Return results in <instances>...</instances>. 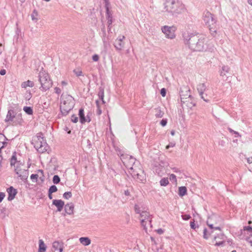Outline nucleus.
<instances>
[{"label": "nucleus", "mask_w": 252, "mask_h": 252, "mask_svg": "<svg viewBox=\"0 0 252 252\" xmlns=\"http://www.w3.org/2000/svg\"><path fill=\"white\" fill-rule=\"evenodd\" d=\"M183 38L185 44L194 51L202 52L211 50L205 42L206 39L203 35L185 32L183 33Z\"/></svg>", "instance_id": "nucleus-1"}, {"label": "nucleus", "mask_w": 252, "mask_h": 252, "mask_svg": "<svg viewBox=\"0 0 252 252\" xmlns=\"http://www.w3.org/2000/svg\"><path fill=\"white\" fill-rule=\"evenodd\" d=\"M164 8L166 12L175 16L184 12L186 10L184 4L179 0H165Z\"/></svg>", "instance_id": "nucleus-2"}, {"label": "nucleus", "mask_w": 252, "mask_h": 252, "mask_svg": "<svg viewBox=\"0 0 252 252\" xmlns=\"http://www.w3.org/2000/svg\"><path fill=\"white\" fill-rule=\"evenodd\" d=\"M74 105V98L72 96L68 94L61 96L60 110L63 115H66L73 109Z\"/></svg>", "instance_id": "nucleus-3"}, {"label": "nucleus", "mask_w": 252, "mask_h": 252, "mask_svg": "<svg viewBox=\"0 0 252 252\" xmlns=\"http://www.w3.org/2000/svg\"><path fill=\"white\" fill-rule=\"evenodd\" d=\"M32 144L34 148L39 152L43 153L47 151L48 146L46 140L44 139L43 134L38 133L32 140Z\"/></svg>", "instance_id": "nucleus-4"}, {"label": "nucleus", "mask_w": 252, "mask_h": 252, "mask_svg": "<svg viewBox=\"0 0 252 252\" xmlns=\"http://www.w3.org/2000/svg\"><path fill=\"white\" fill-rule=\"evenodd\" d=\"M38 81L41 85L39 89L42 92L48 90L52 87V82L49 74L43 69L39 72Z\"/></svg>", "instance_id": "nucleus-5"}, {"label": "nucleus", "mask_w": 252, "mask_h": 252, "mask_svg": "<svg viewBox=\"0 0 252 252\" xmlns=\"http://www.w3.org/2000/svg\"><path fill=\"white\" fill-rule=\"evenodd\" d=\"M203 19L205 24L209 27L211 34L215 35L217 32V20L214 18L213 15L209 11L204 12Z\"/></svg>", "instance_id": "nucleus-6"}, {"label": "nucleus", "mask_w": 252, "mask_h": 252, "mask_svg": "<svg viewBox=\"0 0 252 252\" xmlns=\"http://www.w3.org/2000/svg\"><path fill=\"white\" fill-rule=\"evenodd\" d=\"M120 158L124 165L129 169V171L136 169V159L134 158L127 154H121Z\"/></svg>", "instance_id": "nucleus-7"}, {"label": "nucleus", "mask_w": 252, "mask_h": 252, "mask_svg": "<svg viewBox=\"0 0 252 252\" xmlns=\"http://www.w3.org/2000/svg\"><path fill=\"white\" fill-rule=\"evenodd\" d=\"M161 32L164 34L166 38L173 39L175 38V32L177 28L175 26H163L161 27Z\"/></svg>", "instance_id": "nucleus-8"}, {"label": "nucleus", "mask_w": 252, "mask_h": 252, "mask_svg": "<svg viewBox=\"0 0 252 252\" xmlns=\"http://www.w3.org/2000/svg\"><path fill=\"white\" fill-rule=\"evenodd\" d=\"M23 165L18 163L15 166V172L22 180L25 181L28 179L29 176V171L28 169H25L22 168Z\"/></svg>", "instance_id": "nucleus-9"}, {"label": "nucleus", "mask_w": 252, "mask_h": 252, "mask_svg": "<svg viewBox=\"0 0 252 252\" xmlns=\"http://www.w3.org/2000/svg\"><path fill=\"white\" fill-rule=\"evenodd\" d=\"M140 216L141 218V224L143 227L144 229L147 231V224L151 226V218H150V214L148 212L143 211L140 214Z\"/></svg>", "instance_id": "nucleus-10"}, {"label": "nucleus", "mask_w": 252, "mask_h": 252, "mask_svg": "<svg viewBox=\"0 0 252 252\" xmlns=\"http://www.w3.org/2000/svg\"><path fill=\"white\" fill-rule=\"evenodd\" d=\"M134 179H136L139 182H143L145 180V177L143 171L139 168H136V170L128 171Z\"/></svg>", "instance_id": "nucleus-11"}, {"label": "nucleus", "mask_w": 252, "mask_h": 252, "mask_svg": "<svg viewBox=\"0 0 252 252\" xmlns=\"http://www.w3.org/2000/svg\"><path fill=\"white\" fill-rule=\"evenodd\" d=\"M125 39V36L124 35H121L118 36L115 40L114 46L117 51H121L124 47L125 42L123 41V40Z\"/></svg>", "instance_id": "nucleus-12"}, {"label": "nucleus", "mask_w": 252, "mask_h": 252, "mask_svg": "<svg viewBox=\"0 0 252 252\" xmlns=\"http://www.w3.org/2000/svg\"><path fill=\"white\" fill-rule=\"evenodd\" d=\"M7 192L8 193L7 199L8 201H12L14 199L15 195L17 193V190L15 189L13 187H10L7 189Z\"/></svg>", "instance_id": "nucleus-13"}, {"label": "nucleus", "mask_w": 252, "mask_h": 252, "mask_svg": "<svg viewBox=\"0 0 252 252\" xmlns=\"http://www.w3.org/2000/svg\"><path fill=\"white\" fill-rule=\"evenodd\" d=\"M106 18L107 20L108 30V31H110L111 29V25L114 21L112 13L110 10H106Z\"/></svg>", "instance_id": "nucleus-14"}, {"label": "nucleus", "mask_w": 252, "mask_h": 252, "mask_svg": "<svg viewBox=\"0 0 252 252\" xmlns=\"http://www.w3.org/2000/svg\"><path fill=\"white\" fill-rule=\"evenodd\" d=\"M74 206L72 203H69L64 205L65 214H63V216H65L66 214L69 215H72L74 212Z\"/></svg>", "instance_id": "nucleus-15"}, {"label": "nucleus", "mask_w": 252, "mask_h": 252, "mask_svg": "<svg viewBox=\"0 0 252 252\" xmlns=\"http://www.w3.org/2000/svg\"><path fill=\"white\" fill-rule=\"evenodd\" d=\"M53 205L57 207L58 212H61L64 206V202L61 199H54L53 201Z\"/></svg>", "instance_id": "nucleus-16"}, {"label": "nucleus", "mask_w": 252, "mask_h": 252, "mask_svg": "<svg viewBox=\"0 0 252 252\" xmlns=\"http://www.w3.org/2000/svg\"><path fill=\"white\" fill-rule=\"evenodd\" d=\"M53 248L54 249V251L56 252H62L63 250L62 243L58 241H55L53 243Z\"/></svg>", "instance_id": "nucleus-17"}, {"label": "nucleus", "mask_w": 252, "mask_h": 252, "mask_svg": "<svg viewBox=\"0 0 252 252\" xmlns=\"http://www.w3.org/2000/svg\"><path fill=\"white\" fill-rule=\"evenodd\" d=\"M15 115L16 114H15V112L13 110H8L5 118V121H12L15 117Z\"/></svg>", "instance_id": "nucleus-18"}, {"label": "nucleus", "mask_w": 252, "mask_h": 252, "mask_svg": "<svg viewBox=\"0 0 252 252\" xmlns=\"http://www.w3.org/2000/svg\"><path fill=\"white\" fill-rule=\"evenodd\" d=\"M155 116L157 118H161L164 115V111L161 110L160 107L155 108Z\"/></svg>", "instance_id": "nucleus-19"}, {"label": "nucleus", "mask_w": 252, "mask_h": 252, "mask_svg": "<svg viewBox=\"0 0 252 252\" xmlns=\"http://www.w3.org/2000/svg\"><path fill=\"white\" fill-rule=\"evenodd\" d=\"M197 89L199 95H202L206 90V86L205 83H200L197 85Z\"/></svg>", "instance_id": "nucleus-20"}, {"label": "nucleus", "mask_w": 252, "mask_h": 252, "mask_svg": "<svg viewBox=\"0 0 252 252\" xmlns=\"http://www.w3.org/2000/svg\"><path fill=\"white\" fill-rule=\"evenodd\" d=\"M34 82L31 80H28L22 83L21 86L22 88L26 89L27 87L32 88L34 86Z\"/></svg>", "instance_id": "nucleus-21"}, {"label": "nucleus", "mask_w": 252, "mask_h": 252, "mask_svg": "<svg viewBox=\"0 0 252 252\" xmlns=\"http://www.w3.org/2000/svg\"><path fill=\"white\" fill-rule=\"evenodd\" d=\"M79 116L80 118V122L81 124H84L87 122V120L85 118L84 109L83 108H81L79 110Z\"/></svg>", "instance_id": "nucleus-22"}, {"label": "nucleus", "mask_w": 252, "mask_h": 252, "mask_svg": "<svg viewBox=\"0 0 252 252\" xmlns=\"http://www.w3.org/2000/svg\"><path fill=\"white\" fill-rule=\"evenodd\" d=\"M46 246L42 239L39 240V249L38 252H45Z\"/></svg>", "instance_id": "nucleus-23"}, {"label": "nucleus", "mask_w": 252, "mask_h": 252, "mask_svg": "<svg viewBox=\"0 0 252 252\" xmlns=\"http://www.w3.org/2000/svg\"><path fill=\"white\" fill-rule=\"evenodd\" d=\"M6 137L2 133H0V149L3 148L5 145L6 144Z\"/></svg>", "instance_id": "nucleus-24"}, {"label": "nucleus", "mask_w": 252, "mask_h": 252, "mask_svg": "<svg viewBox=\"0 0 252 252\" xmlns=\"http://www.w3.org/2000/svg\"><path fill=\"white\" fill-rule=\"evenodd\" d=\"M80 242L84 246H87L91 244V240L88 237H81L79 239Z\"/></svg>", "instance_id": "nucleus-25"}, {"label": "nucleus", "mask_w": 252, "mask_h": 252, "mask_svg": "<svg viewBox=\"0 0 252 252\" xmlns=\"http://www.w3.org/2000/svg\"><path fill=\"white\" fill-rule=\"evenodd\" d=\"M230 68L227 65H223L221 67L220 71V75L223 77L226 75V74L229 71Z\"/></svg>", "instance_id": "nucleus-26"}, {"label": "nucleus", "mask_w": 252, "mask_h": 252, "mask_svg": "<svg viewBox=\"0 0 252 252\" xmlns=\"http://www.w3.org/2000/svg\"><path fill=\"white\" fill-rule=\"evenodd\" d=\"M187 189L185 187H180L179 188L178 194L180 196L182 197L187 194Z\"/></svg>", "instance_id": "nucleus-27"}, {"label": "nucleus", "mask_w": 252, "mask_h": 252, "mask_svg": "<svg viewBox=\"0 0 252 252\" xmlns=\"http://www.w3.org/2000/svg\"><path fill=\"white\" fill-rule=\"evenodd\" d=\"M14 119H15V123L17 124H21L23 122L22 114L21 113L16 114Z\"/></svg>", "instance_id": "nucleus-28"}, {"label": "nucleus", "mask_w": 252, "mask_h": 252, "mask_svg": "<svg viewBox=\"0 0 252 252\" xmlns=\"http://www.w3.org/2000/svg\"><path fill=\"white\" fill-rule=\"evenodd\" d=\"M23 110L28 115H32L33 110L31 107L25 106L23 108Z\"/></svg>", "instance_id": "nucleus-29"}, {"label": "nucleus", "mask_w": 252, "mask_h": 252, "mask_svg": "<svg viewBox=\"0 0 252 252\" xmlns=\"http://www.w3.org/2000/svg\"><path fill=\"white\" fill-rule=\"evenodd\" d=\"M160 185L161 186L165 187L169 184V181L168 178H162L160 182Z\"/></svg>", "instance_id": "nucleus-30"}, {"label": "nucleus", "mask_w": 252, "mask_h": 252, "mask_svg": "<svg viewBox=\"0 0 252 252\" xmlns=\"http://www.w3.org/2000/svg\"><path fill=\"white\" fill-rule=\"evenodd\" d=\"M98 95L99 98L102 100V102L103 103H105L104 100V94L103 89H100L99 90L98 94Z\"/></svg>", "instance_id": "nucleus-31"}, {"label": "nucleus", "mask_w": 252, "mask_h": 252, "mask_svg": "<svg viewBox=\"0 0 252 252\" xmlns=\"http://www.w3.org/2000/svg\"><path fill=\"white\" fill-rule=\"evenodd\" d=\"M164 171V169L163 167H161V168H158V167H156V169H155V172L159 175V176H161L163 172Z\"/></svg>", "instance_id": "nucleus-32"}, {"label": "nucleus", "mask_w": 252, "mask_h": 252, "mask_svg": "<svg viewBox=\"0 0 252 252\" xmlns=\"http://www.w3.org/2000/svg\"><path fill=\"white\" fill-rule=\"evenodd\" d=\"M32 96V94L30 91H27L25 94L24 97L27 100H29Z\"/></svg>", "instance_id": "nucleus-33"}, {"label": "nucleus", "mask_w": 252, "mask_h": 252, "mask_svg": "<svg viewBox=\"0 0 252 252\" xmlns=\"http://www.w3.org/2000/svg\"><path fill=\"white\" fill-rule=\"evenodd\" d=\"M134 210L136 214H139V215L143 211L141 209V207L138 204H135L134 206Z\"/></svg>", "instance_id": "nucleus-34"}, {"label": "nucleus", "mask_w": 252, "mask_h": 252, "mask_svg": "<svg viewBox=\"0 0 252 252\" xmlns=\"http://www.w3.org/2000/svg\"><path fill=\"white\" fill-rule=\"evenodd\" d=\"M37 16V12L34 10L32 14L31 15L32 19L33 21L36 22L37 21V18L36 16Z\"/></svg>", "instance_id": "nucleus-35"}, {"label": "nucleus", "mask_w": 252, "mask_h": 252, "mask_svg": "<svg viewBox=\"0 0 252 252\" xmlns=\"http://www.w3.org/2000/svg\"><path fill=\"white\" fill-rule=\"evenodd\" d=\"M73 72L78 77L81 76H83V72H82V70H80V69H74Z\"/></svg>", "instance_id": "nucleus-36"}, {"label": "nucleus", "mask_w": 252, "mask_h": 252, "mask_svg": "<svg viewBox=\"0 0 252 252\" xmlns=\"http://www.w3.org/2000/svg\"><path fill=\"white\" fill-rule=\"evenodd\" d=\"M60 182V178L58 175H54L53 178V182L55 184H58Z\"/></svg>", "instance_id": "nucleus-37"}, {"label": "nucleus", "mask_w": 252, "mask_h": 252, "mask_svg": "<svg viewBox=\"0 0 252 252\" xmlns=\"http://www.w3.org/2000/svg\"><path fill=\"white\" fill-rule=\"evenodd\" d=\"M57 190L58 189L57 187L55 185H52L50 187L48 190V192H50V193H53L54 192H56Z\"/></svg>", "instance_id": "nucleus-38"}, {"label": "nucleus", "mask_w": 252, "mask_h": 252, "mask_svg": "<svg viewBox=\"0 0 252 252\" xmlns=\"http://www.w3.org/2000/svg\"><path fill=\"white\" fill-rule=\"evenodd\" d=\"M72 196V193L70 191L65 192L63 194V197L66 199H68Z\"/></svg>", "instance_id": "nucleus-39"}, {"label": "nucleus", "mask_w": 252, "mask_h": 252, "mask_svg": "<svg viewBox=\"0 0 252 252\" xmlns=\"http://www.w3.org/2000/svg\"><path fill=\"white\" fill-rule=\"evenodd\" d=\"M38 177V175L36 174H32L31 176V179L33 182H36L37 181V179Z\"/></svg>", "instance_id": "nucleus-40"}, {"label": "nucleus", "mask_w": 252, "mask_h": 252, "mask_svg": "<svg viewBox=\"0 0 252 252\" xmlns=\"http://www.w3.org/2000/svg\"><path fill=\"white\" fill-rule=\"evenodd\" d=\"M99 101L98 100H96V105H97V110H96V114L97 115H100L102 113V111H101V110L99 106Z\"/></svg>", "instance_id": "nucleus-41"}, {"label": "nucleus", "mask_w": 252, "mask_h": 252, "mask_svg": "<svg viewBox=\"0 0 252 252\" xmlns=\"http://www.w3.org/2000/svg\"><path fill=\"white\" fill-rule=\"evenodd\" d=\"M105 4V8L106 10H110V4L109 0H103Z\"/></svg>", "instance_id": "nucleus-42"}, {"label": "nucleus", "mask_w": 252, "mask_h": 252, "mask_svg": "<svg viewBox=\"0 0 252 252\" xmlns=\"http://www.w3.org/2000/svg\"><path fill=\"white\" fill-rule=\"evenodd\" d=\"M169 179L172 183L177 182L176 176L173 174L170 175Z\"/></svg>", "instance_id": "nucleus-43"}, {"label": "nucleus", "mask_w": 252, "mask_h": 252, "mask_svg": "<svg viewBox=\"0 0 252 252\" xmlns=\"http://www.w3.org/2000/svg\"><path fill=\"white\" fill-rule=\"evenodd\" d=\"M181 217L185 220H188L191 218L190 215L188 214L183 215L181 216Z\"/></svg>", "instance_id": "nucleus-44"}, {"label": "nucleus", "mask_w": 252, "mask_h": 252, "mask_svg": "<svg viewBox=\"0 0 252 252\" xmlns=\"http://www.w3.org/2000/svg\"><path fill=\"white\" fill-rule=\"evenodd\" d=\"M167 119H162L161 120V121L160 122V124L162 126H165L167 125Z\"/></svg>", "instance_id": "nucleus-45"}, {"label": "nucleus", "mask_w": 252, "mask_h": 252, "mask_svg": "<svg viewBox=\"0 0 252 252\" xmlns=\"http://www.w3.org/2000/svg\"><path fill=\"white\" fill-rule=\"evenodd\" d=\"M71 120L72 122L76 123L78 122V119L76 115H73L71 116Z\"/></svg>", "instance_id": "nucleus-46"}, {"label": "nucleus", "mask_w": 252, "mask_h": 252, "mask_svg": "<svg viewBox=\"0 0 252 252\" xmlns=\"http://www.w3.org/2000/svg\"><path fill=\"white\" fill-rule=\"evenodd\" d=\"M228 130L229 131L231 132V133H234L235 134V137H240L241 135H240V134L239 133V132H237V131H235L234 130H233V129H232L231 128H228Z\"/></svg>", "instance_id": "nucleus-47"}, {"label": "nucleus", "mask_w": 252, "mask_h": 252, "mask_svg": "<svg viewBox=\"0 0 252 252\" xmlns=\"http://www.w3.org/2000/svg\"><path fill=\"white\" fill-rule=\"evenodd\" d=\"M194 221V220H193V221L190 222V227L193 229H195L196 227H198V226H195Z\"/></svg>", "instance_id": "nucleus-48"}, {"label": "nucleus", "mask_w": 252, "mask_h": 252, "mask_svg": "<svg viewBox=\"0 0 252 252\" xmlns=\"http://www.w3.org/2000/svg\"><path fill=\"white\" fill-rule=\"evenodd\" d=\"M92 59L94 62H97L99 60V56L97 54H94L92 57Z\"/></svg>", "instance_id": "nucleus-49"}, {"label": "nucleus", "mask_w": 252, "mask_h": 252, "mask_svg": "<svg viewBox=\"0 0 252 252\" xmlns=\"http://www.w3.org/2000/svg\"><path fill=\"white\" fill-rule=\"evenodd\" d=\"M207 228H205L203 230V237L205 239H207L208 238V236L207 235Z\"/></svg>", "instance_id": "nucleus-50"}, {"label": "nucleus", "mask_w": 252, "mask_h": 252, "mask_svg": "<svg viewBox=\"0 0 252 252\" xmlns=\"http://www.w3.org/2000/svg\"><path fill=\"white\" fill-rule=\"evenodd\" d=\"M166 91L165 88H162L160 91V94L162 96H165L166 95Z\"/></svg>", "instance_id": "nucleus-51"}, {"label": "nucleus", "mask_w": 252, "mask_h": 252, "mask_svg": "<svg viewBox=\"0 0 252 252\" xmlns=\"http://www.w3.org/2000/svg\"><path fill=\"white\" fill-rule=\"evenodd\" d=\"M244 230H248L252 232V227L251 226H246L244 227Z\"/></svg>", "instance_id": "nucleus-52"}, {"label": "nucleus", "mask_w": 252, "mask_h": 252, "mask_svg": "<svg viewBox=\"0 0 252 252\" xmlns=\"http://www.w3.org/2000/svg\"><path fill=\"white\" fill-rule=\"evenodd\" d=\"M15 33L18 37L19 35H21V30L19 28L17 27L16 31H15Z\"/></svg>", "instance_id": "nucleus-53"}, {"label": "nucleus", "mask_w": 252, "mask_h": 252, "mask_svg": "<svg viewBox=\"0 0 252 252\" xmlns=\"http://www.w3.org/2000/svg\"><path fill=\"white\" fill-rule=\"evenodd\" d=\"M54 90L55 92L58 94H60L61 93V90L58 87H55Z\"/></svg>", "instance_id": "nucleus-54"}, {"label": "nucleus", "mask_w": 252, "mask_h": 252, "mask_svg": "<svg viewBox=\"0 0 252 252\" xmlns=\"http://www.w3.org/2000/svg\"><path fill=\"white\" fill-rule=\"evenodd\" d=\"M5 197V194L3 192H0V202H1Z\"/></svg>", "instance_id": "nucleus-55"}, {"label": "nucleus", "mask_w": 252, "mask_h": 252, "mask_svg": "<svg viewBox=\"0 0 252 252\" xmlns=\"http://www.w3.org/2000/svg\"><path fill=\"white\" fill-rule=\"evenodd\" d=\"M207 224L208 225V226L211 229H214V227L213 226V224H212V223H209V220H207Z\"/></svg>", "instance_id": "nucleus-56"}, {"label": "nucleus", "mask_w": 252, "mask_h": 252, "mask_svg": "<svg viewBox=\"0 0 252 252\" xmlns=\"http://www.w3.org/2000/svg\"><path fill=\"white\" fill-rule=\"evenodd\" d=\"M5 211L6 210L5 208H2L0 210V214H3V217L5 216Z\"/></svg>", "instance_id": "nucleus-57"}, {"label": "nucleus", "mask_w": 252, "mask_h": 252, "mask_svg": "<svg viewBox=\"0 0 252 252\" xmlns=\"http://www.w3.org/2000/svg\"><path fill=\"white\" fill-rule=\"evenodd\" d=\"M17 160L10 159V165L11 166L15 165L16 163Z\"/></svg>", "instance_id": "nucleus-58"}, {"label": "nucleus", "mask_w": 252, "mask_h": 252, "mask_svg": "<svg viewBox=\"0 0 252 252\" xmlns=\"http://www.w3.org/2000/svg\"><path fill=\"white\" fill-rule=\"evenodd\" d=\"M124 194L126 196H128L130 195V191L128 189L125 190L124 191Z\"/></svg>", "instance_id": "nucleus-59"}, {"label": "nucleus", "mask_w": 252, "mask_h": 252, "mask_svg": "<svg viewBox=\"0 0 252 252\" xmlns=\"http://www.w3.org/2000/svg\"><path fill=\"white\" fill-rule=\"evenodd\" d=\"M200 96H201V98H202V99H203V100H204V101H205V102H209V99H206V98H205V97H204V94H202V95H200Z\"/></svg>", "instance_id": "nucleus-60"}, {"label": "nucleus", "mask_w": 252, "mask_h": 252, "mask_svg": "<svg viewBox=\"0 0 252 252\" xmlns=\"http://www.w3.org/2000/svg\"><path fill=\"white\" fill-rule=\"evenodd\" d=\"M5 74H6V70L5 69H1L0 70V74L1 75H4Z\"/></svg>", "instance_id": "nucleus-61"}, {"label": "nucleus", "mask_w": 252, "mask_h": 252, "mask_svg": "<svg viewBox=\"0 0 252 252\" xmlns=\"http://www.w3.org/2000/svg\"><path fill=\"white\" fill-rule=\"evenodd\" d=\"M247 161L249 163H252V157H249L247 158Z\"/></svg>", "instance_id": "nucleus-62"}, {"label": "nucleus", "mask_w": 252, "mask_h": 252, "mask_svg": "<svg viewBox=\"0 0 252 252\" xmlns=\"http://www.w3.org/2000/svg\"><path fill=\"white\" fill-rule=\"evenodd\" d=\"M223 243H224L223 241H220V242H216L215 245L217 246H220L222 245Z\"/></svg>", "instance_id": "nucleus-63"}, {"label": "nucleus", "mask_w": 252, "mask_h": 252, "mask_svg": "<svg viewBox=\"0 0 252 252\" xmlns=\"http://www.w3.org/2000/svg\"><path fill=\"white\" fill-rule=\"evenodd\" d=\"M11 159H14V160H16V156L15 152L13 153V154Z\"/></svg>", "instance_id": "nucleus-64"}]
</instances>
